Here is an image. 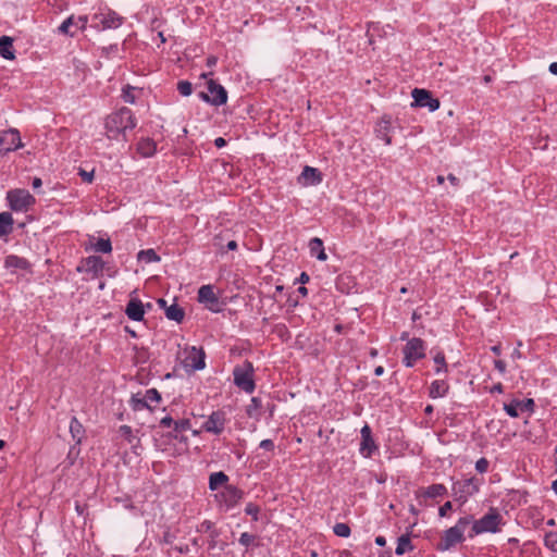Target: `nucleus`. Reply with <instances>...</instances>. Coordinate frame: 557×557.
<instances>
[{
	"mask_svg": "<svg viewBox=\"0 0 557 557\" xmlns=\"http://www.w3.org/2000/svg\"><path fill=\"white\" fill-rule=\"evenodd\" d=\"M165 317L171 321L181 323L185 318V311L177 304H173L166 308Z\"/></svg>",
	"mask_w": 557,
	"mask_h": 557,
	"instance_id": "obj_28",
	"label": "nucleus"
},
{
	"mask_svg": "<svg viewBox=\"0 0 557 557\" xmlns=\"http://www.w3.org/2000/svg\"><path fill=\"white\" fill-rule=\"evenodd\" d=\"M233 381L240 391L251 394L256 389L255 368L251 361L245 360L233 369Z\"/></svg>",
	"mask_w": 557,
	"mask_h": 557,
	"instance_id": "obj_4",
	"label": "nucleus"
},
{
	"mask_svg": "<svg viewBox=\"0 0 557 557\" xmlns=\"http://www.w3.org/2000/svg\"><path fill=\"white\" fill-rule=\"evenodd\" d=\"M198 301L205 304L206 308L211 312L218 313L222 310L221 302L212 285H202L198 289Z\"/></svg>",
	"mask_w": 557,
	"mask_h": 557,
	"instance_id": "obj_12",
	"label": "nucleus"
},
{
	"mask_svg": "<svg viewBox=\"0 0 557 557\" xmlns=\"http://www.w3.org/2000/svg\"><path fill=\"white\" fill-rule=\"evenodd\" d=\"M453 509L451 502H446L444 505H442L438 509L440 517H445L449 510Z\"/></svg>",
	"mask_w": 557,
	"mask_h": 557,
	"instance_id": "obj_53",
	"label": "nucleus"
},
{
	"mask_svg": "<svg viewBox=\"0 0 557 557\" xmlns=\"http://www.w3.org/2000/svg\"><path fill=\"white\" fill-rule=\"evenodd\" d=\"M177 90L184 97L190 96L193 92V85L188 81H180L177 83Z\"/></svg>",
	"mask_w": 557,
	"mask_h": 557,
	"instance_id": "obj_43",
	"label": "nucleus"
},
{
	"mask_svg": "<svg viewBox=\"0 0 557 557\" xmlns=\"http://www.w3.org/2000/svg\"><path fill=\"white\" fill-rule=\"evenodd\" d=\"M256 541L257 536L248 532L242 533L238 539L239 544L245 546L246 548H248L249 546H257L258 543Z\"/></svg>",
	"mask_w": 557,
	"mask_h": 557,
	"instance_id": "obj_38",
	"label": "nucleus"
},
{
	"mask_svg": "<svg viewBox=\"0 0 557 557\" xmlns=\"http://www.w3.org/2000/svg\"><path fill=\"white\" fill-rule=\"evenodd\" d=\"M9 208L15 212H27L35 203V197L23 188L11 189L7 193Z\"/></svg>",
	"mask_w": 557,
	"mask_h": 557,
	"instance_id": "obj_6",
	"label": "nucleus"
},
{
	"mask_svg": "<svg viewBox=\"0 0 557 557\" xmlns=\"http://www.w3.org/2000/svg\"><path fill=\"white\" fill-rule=\"evenodd\" d=\"M301 175L305 178H312V183H319L321 181V173L318 169L306 165L302 170Z\"/></svg>",
	"mask_w": 557,
	"mask_h": 557,
	"instance_id": "obj_36",
	"label": "nucleus"
},
{
	"mask_svg": "<svg viewBox=\"0 0 557 557\" xmlns=\"http://www.w3.org/2000/svg\"><path fill=\"white\" fill-rule=\"evenodd\" d=\"M88 22V17L86 15H81L77 18H75V27L77 29L84 30L86 28Z\"/></svg>",
	"mask_w": 557,
	"mask_h": 557,
	"instance_id": "obj_51",
	"label": "nucleus"
},
{
	"mask_svg": "<svg viewBox=\"0 0 557 557\" xmlns=\"http://www.w3.org/2000/svg\"><path fill=\"white\" fill-rule=\"evenodd\" d=\"M75 26V17L74 15L69 16L66 20L62 22V24L59 26V33L63 35H67L71 37L75 36V32L71 30V27Z\"/></svg>",
	"mask_w": 557,
	"mask_h": 557,
	"instance_id": "obj_34",
	"label": "nucleus"
},
{
	"mask_svg": "<svg viewBox=\"0 0 557 557\" xmlns=\"http://www.w3.org/2000/svg\"><path fill=\"white\" fill-rule=\"evenodd\" d=\"M244 494V491L235 485H225L224 490L215 495V498L220 507L228 511L243 499Z\"/></svg>",
	"mask_w": 557,
	"mask_h": 557,
	"instance_id": "obj_10",
	"label": "nucleus"
},
{
	"mask_svg": "<svg viewBox=\"0 0 557 557\" xmlns=\"http://www.w3.org/2000/svg\"><path fill=\"white\" fill-rule=\"evenodd\" d=\"M426 346L423 339L413 337L408 339L403 349V363L407 368H412L416 362L425 357Z\"/></svg>",
	"mask_w": 557,
	"mask_h": 557,
	"instance_id": "obj_7",
	"label": "nucleus"
},
{
	"mask_svg": "<svg viewBox=\"0 0 557 557\" xmlns=\"http://www.w3.org/2000/svg\"><path fill=\"white\" fill-rule=\"evenodd\" d=\"M503 523V517L495 508L490 510L480 519L474 520L470 523L471 530L468 534L470 539L482 533H497L500 529L499 525Z\"/></svg>",
	"mask_w": 557,
	"mask_h": 557,
	"instance_id": "obj_3",
	"label": "nucleus"
},
{
	"mask_svg": "<svg viewBox=\"0 0 557 557\" xmlns=\"http://www.w3.org/2000/svg\"><path fill=\"white\" fill-rule=\"evenodd\" d=\"M70 433L74 441L77 444L82 442L83 435L85 433L83 424L78 421L76 417H72L70 422Z\"/></svg>",
	"mask_w": 557,
	"mask_h": 557,
	"instance_id": "obj_29",
	"label": "nucleus"
},
{
	"mask_svg": "<svg viewBox=\"0 0 557 557\" xmlns=\"http://www.w3.org/2000/svg\"><path fill=\"white\" fill-rule=\"evenodd\" d=\"M78 175L82 177V180L86 183H92L94 181V176H95V171L91 170V171H86L84 169H79L78 171Z\"/></svg>",
	"mask_w": 557,
	"mask_h": 557,
	"instance_id": "obj_50",
	"label": "nucleus"
},
{
	"mask_svg": "<svg viewBox=\"0 0 557 557\" xmlns=\"http://www.w3.org/2000/svg\"><path fill=\"white\" fill-rule=\"evenodd\" d=\"M309 250L311 256L315 257L319 261H325L327 255L325 253L323 240L319 237H313L309 242Z\"/></svg>",
	"mask_w": 557,
	"mask_h": 557,
	"instance_id": "obj_23",
	"label": "nucleus"
},
{
	"mask_svg": "<svg viewBox=\"0 0 557 557\" xmlns=\"http://www.w3.org/2000/svg\"><path fill=\"white\" fill-rule=\"evenodd\" d=\"M519 400L513 399L509 404H504V410L506 413L511 418H518L519 417Z\"/></svg>",
	"mask_w": 557,
	"mask_h": 557,
	"instance_id": "obj_39",
	"label": "nucleus"
},
{
	"mask_svg": "<svg viewBox=\"0 0 557 557\" xmlns=\"http://www.w3.org/2000/svg\"><path fill=\"white\" fill-rule=\"evenodd\" d=\"M206 354L202 348L190 347L186 357V366L194 370H202L206 367Z\"/></svg>",
	"mask_w": 557,
	"mask_h": 557,
	"instance_id": "obj_17",
	"label": "nucleus"
},
{
	"mask_svg": "<svg viewBox=\"0 0 557 557\" xmlns=\"http://www.w3.org/2000/svg\"><path fill=\"white\" fill-rule=\"evenodd\" d=\"M4 267L12 270H30V263L27 259L16 255H9L4 259Z\"/></svg>",
	"mask_w": 557,
	"mask_h": 557,
	"instance_id": "obj_20",
	"label": "nucleus"
},
{
	"mask_svg": "<svg viewBox=\"0 0 557 557\" xmlns=\"http://www.w3.org/2000/svg\"><path fill=\"white\" fill-rule=\"evenodd\" d=\"M375 544L377 546H382L383 547V546L386 545V539L384 536H382V535H379V536L375 537Z\"/></svg>",
	"mask_w": 557,
	"mask_h": 557,
	"instance_id": "obj_59",
	"label": "nucleus"
},
{
	"mask_svg": "<svg viewBox=\"0 0 557 557\" xmlns=\"http://www.w3.org/2000/svg\"><path fill=\"white\" fill-rule=\"evenodd\" d=\"M214 145L216 148H222L226 145V140L223 137H218L214 139Z\"/></svg>",
	"mask_w": 557,
	"mask_h": 557,
	"instance_id": "obj_57",
	"label": "nucleus"
},
{
	"mask_svg": "<svg viewBox=\"0 0 557 557\" xmlns=\"http://www.w3.org/2000/svg\"><path fill=\"white\" fill-rule=\"evenodd\" d=\"M137 120L133 111L127 107H122L106 117V136L110 140L126 139V132L136 127Z\"/></svg>",
	"mask_w": 557,
	"mask_h": 557,
	"instance_id": "obj_1",
	"label": "nucleus"
},
{
	"mask_svg": "<svg viewBox=\"0 0 557 557\" xmlns=\"http://www.w3.org/2000/svg\"><path fill=\"white\" fill-rule=\"evenodd\" d=\"M121 435L129 443L132 444L135 440V436L133 435L132 428L129 425H121L119 429Z\"/></svg>",
	"mask_w": 557,
	"mask_h": 557,
	"instance_id": "obj_48",
	"label": "nucleus"
},
{
	"mask_svg": "<svg viewBox=\"0 0 557 557\" xmlns=\"http://www.w3.org/2000/svg\"><path fill=\"white\" fill-rule=\"evenodd\" d=\"M157 151V144L153 139L146 137L137 143V152L144 158L152 157Z\"/></svg>",
	"mask_w": 557,
	"mask_h": 557,
	"instance_id": "obj_21",
	"label": "nucleus"
},
{
	"mask_svg": "<svg viewBox=\"0 0 557 557\" xmlns=\"http://www.w3.org/2000/svg\"><path fill=\"white\" fill-rule=\"evenodd\" d=\"M134 91H135V87L131 86V85H126L123 89H122V98L125 102L127 103H135L136 102V97L134 95Z\"/></svg>",
	"mask_w": 557,
	"mask_h": 557,
	"instance_id": "obj_40",
	"label": "nucleus"
},
{
	"mask_svg": "<svg viewBox=\"0 0 557 557\" xmlns=\"http://www.w3.org/2000/svg\"><path fill=\"white\" fill-rule=\"evenodd\" d=\"M411 96L413 98L412 106L428 108L431 112H434L440 108V100L434 98L431 91L426 89L414 88L411 91Z\"/></svg>",
	"mask_w": 557,
	"mask_h": 557,
	"instance_id": "obj_13",
	"label": "nucleus"
},
{
	"mask_svg": "<svg viewBox=\"0 0 557 557\" xmlns=\"http://www.w3.org/2000/svg\"><path fill=\"white\" fill-rule=\"evenodd\" d=\"M519 410L524 412H533L534 411V407H535V403L532 398H527V399H523V400H519Z\"/></svg>",
	"mask_w": 557,
	"mask_h": 557,
	"instance_id": "obj_46",
	"label": "nucleus"
},
{
	"mask_svg": "<svg viewBox=\"0 0 557 557\" xmlns=\"http://www.w3.org/2000/svg\"><path fill=\"white\" fill-rule=\"evenodd\" d=\"M262 408V401L259 397H252L250 399V404L246 407V413L249 418H253L256 420L260 419V409Z\"/></svg>",
	"mask_w": 557,
	"mask_h": 557,
	"instance_id": "obj_30",
	"label": "nucleus"
},
{
	"mask_svg": "<svg viewBox=\"0 0 557 557\" xmlns=\"http://www.w3.org/2000/svg\"><path fill=\"white\" fill-rule=\"evenodd\" d=\"M449 391V385L444 380H435L431 383L429 388V396L433 399L444 397Z\"/></svg>",
	"mask_w": 557,
	"mask_h": 557,
	"instance_id": "obj_22",
	"label": "nucleus"
},
{
	"mask_svg": "<svg viewBox=\"0 0 557 557\" xmlns=\"http://www.w3.org/2000/svg\"><path fill=\"white\" fill-rule=\"evenodd\" d=\"M160 425L163 428H171L172 425L174 426V420L172 419V417L165 416L164 418L161 419Z\"/></svg>",
	"mask_w": 557,
	"mask_h": 557,
	"instance_id": "obj_56",
	"label": "nucleus"
},
{
	"mask_svg": "<svg viewBox=\"0 0 557 557\" xmlns=\"http://www.w3.org/2000/svg\"><path fill=\"white\" fill-rule=\"evenodd\" d=\"M411 532L408 530L405 534L400 535L397 540L395 554L398 556L404 555L406 552L413 550V545L410 540Z\"/></svg>",
	"mask_w": 557,
	"mask_h": 557,
	"instance_id": "obj_25",
	"label": "nucleus"
},
{
	"mask_svg": "<svg viewBox=\"0 0 557 557\" xmlns=\"http://www.w3.org/2000/svg\"><path fill=\"white\" fill-rule=\"evenodd\" d=\"M92 22L97 28L115 29L123 24L124 17L112 9L104 8L92 15Z\"/></svg>",
	"mask_w": 557,
	"mask_h": 557,
	"instance_id": "obj_8",
	"label": "nucleus"
},
{
	"mask_svg": "<svg viewBox=\"0 0 557 557\" xmlns=\"http://www.w3.org/2000/svg\"><path fill=\"white\" fill-rule=\"evenodd\" d=\"M494 367L502 374H504L506 372V362L504 360H502V359L494 360Z\"/></svg>",
	"mask_w": 557,
	"mask_h": 557,
	"instance_id": "obj_55",
	"label": "nucleus"
},
{
	"mask_svg": "<svg viewBox=\"0 0 557 557\" xmlns=\"http://www.w3.org/2000/svg\"><path fill=\"white\" fill-rule=\"evenodd\" d=\"M361 434V443H360V454L366 457L370 458L374 451L379 449L373 436L372 431L369 424H364L360 431Z\"/></svg>",
	"mask_w": 557,
	"mask_h": 557,
	"instance_id": "obj_15",
	"label": "nucleus"
},
{
	"mask_svg": "<svg viewBox=\"0 0 557 557\" xmlns=\"http://www.w3.org/2000/svg\"><path fill=\"white\" fill-rule=\"evenodd\" d=\"M488 466H490V461L485 457H482L479 460H476L475 470L479 473H485L488 470Z\"/></svg>",
	"mask_w": 557,
	"mask_h": 557,
	"instance_id": "obj_49",
	"label": "nucleus"
},
{
	"mask_svg": "<svg viewBox=\"0 0 557 557\" xmlns=\"http://www.w3.org/2000/svg\"><path fill=\"white\" fill-rule=\"evenodd\" d=\"M22 147L20 132L16 128H10L0 133V154H7Z\"/></svg>",
	"mask_w": 557,
	"mask_h": 557,
	"instance_id": "obj_11",
	"label": "nucleus"
},
{
	"mask_svg": "<svg viewBox=\"0 0 557 557\" xmlns=\"http://www.w3.org/2000/svg\"><path fill=\"white\" fill-rule=\"evenodd\" d=\"M503 391H504V387H503V384H502V383H497V384H495V385L492 387V389H491V392H492V393H495V392H496V393H503Z\"/></svg>",
	"mask_w": 557,
	"mask_h": 557,
	"instance_id": "obj_62",
	"label": "nucleus"
},
{
	"mask_svg": "<svg viewBox=\"0 0 557 557\" xmlns=\"http://www.w3.org/2000/svg\"><path fill=\"white\" fill-rule=\"evenodd\" d=\"M434 362L438 366V367L436 368V373H440V372H442V371L447 372V364H446V360H445V355H444V352L438 351V352L434 356Z\"/></svg>",
	"mask_w": 557,
	"mask_h": 557,
	"instance_id": "obj_44",
	"label": "nucleus"
},
{
	"mask_svg": "<svg viewBox=\"0 0 557 557\" xmlns=\"http://www.w3.org/2000/svg\"><path fill=\"white\" fill-rule=\"evenodd\" d=\"M96 252L110 253L112 251V244L110 238H98L92 245Z\"/></svg>",
	"mask_w": 557,
	"mask_h": 557,
	"instance_id": "obj_33",
	"label": "nucleus"
},
{
	"mask_svg": "<svg viewBox=\"0 0 557 557\" xmlns=\"http://www.w3.org/2000/svg\"><path fill=\"white\" fill-rule=\"evenodd\" d=\"M446 494L447 488L444 484H432L428 486L423 492V495L428 498H436Z\"/></svg>",
	"mask_w": 557,
	"mask_h": 557,
	"instance_id": "obj_31",
	"label": "nucleus"
},
{
	"mask_svg": "<svg viewBox=\"0 0 557 557\" xmlns=\"http://www.w3.org/2000/svg\"><path fill=\"white\" fill-rule=\"evenodd\" d=\"M226 418L221 410L213 411L202 423L201 429L208 433L220 435L225 429Z\"/></svg>",
	"mask_w": 557,
	"mask_h": 557,
	"instance_id": "obj_14",
	"label": "nucleus"
},
{
	"mask_svg": "<svg viewBox=\"0 0 557 557\" xmlns=\"http://www.w3.org/2000/svg\"><path fill=\"white\" fill-rule=\"evenodd\" d=\"M0 55L5 60L15 59V50L13 47V39L11 37H0Z\"/></svg>",
	"mask_w": 557,
	"mask_h": 557,
	"instance_id": "obj_24",
	"label": "nucleus"
},
{
	"mask_svg": "<svg viewBox=\"0 0 557 557\" xmlns=\"http://www.w3.org/2000/svg\"><path fill=\"white\" fill-rule=\"evenodd\" d=\"M482 483L483 480L475 476L455 481L451 487V496L456 502H459L460 505H463L471 496L479 493Z\"/></svg>",
	"mask_w": 557,
	"mask_h": 557,
	"instance_id": "obj_5",
	"label": "nucleus"
},
{
	"mask_svg": "<svg viewBox=\"0 0 557 557\" xmlns=\"http://www.w3.org/2000/svg\"><path fill=\"white\" fill-rule=\"evenodd\" d=\"M392 132V123L391 117L384 115L376 124L375 135L379 139L383 140L385 145L392 144V137L389 133Z\"/></svg>",
	"mask_w": 557,
	"mask_h": 557,
	"instance_id": "obj_19",
	"label": "nucleus"
},
{
	"mask_svg": "<svg viewBox=\"0 0 557 557\" xmlns=\"http://www.w3.org/2000/svg\"><path fill=\"white\" fill-rule=\"evenodd\" d=\"M228 476L223 471L213 472L209 476V490L216 491L222 485H228Z\"/></svg>",
	"mask_w": 557,
	"mask_h": 557,
	"instance_id": "obj_27",
	"label": "nucleus"
},
{
	"mask_svg": "<svg viewBox=\"0 0 557 557\" xmlns=\"http://www.w3.org/2000/svg\"><path fill=\"white\" fill-rule=\"evenodd\" d=\"M259 447L265 449L268 451H273L275 448L274 442L270 438L262 440L259 444Z\"/></svg>",
	"mask_w": 557,
	"mask_h": 557,
	"instance_id": "obj_52",
	"label": "nucleus"
},
{
	"mask_svg": "<svg viewBox=\"0 0 557 557\" xmlns=\"http://www.w3.org/2000/svg\"><path fill=\"white\" fill-rule=\"evenodd\" d=\"M144 396L147 399L148 405L152 401L159 403L161 400V394L158 392L157 388L147 389Z\"/></svg>",
	"mask_w": 557,
	"mask_h": 557,
	"instance_id": "obj_45",
	"label": "nucleus"
},
{
	"mask_svg": "<svg viewBox=\"0 0 557 557\" xmlns=\"http://www.w3.org/2000/svg\"><path fill=\"white\" fill-rule=\"evenodd\" d=\"M471 522L472 515L460 517L454 527L444 531L441 541L436 544V549L438 552H446L455 545L462 543L466 540L465 531Z\"/></svg>",
	"mask_w": 557,
	"mask_h": 557,
	"instance_id": "obj_2",
	"label": "nucleus"
},
{
	"mask_svg": "<svg viewBox=\"0 0 557 557\" xmlns=\"http://www.w3.org/2000/svg\"><path fill=\"white\" fill-rule=\"evenodd\" d=\"M544 544L546 547L550 548L552 550H557V533L556 532L546 533L545 537H544Z\"/></svg>",
	"mask_w": 557,
	"mask_h": 557,
	"instance_id": "obj_42",
	"label": "nucleus"
},
{
	"mask_svg": "<svg viewBox=\"0 0 557 557\" xmlns=\"http://www.w3.org/2000/svg\"><path fill=\"white\" fill-rule=\"evenodd\" d=\"M125 314L133 321H143L145 315V306L138 298H132L125 308Z\"/></svg>",
	"mask_w": 557,
	"mask_h": 557,
	"instance_id": "obj_18",
	"label": "nucleus"
},
{
	"mask_svg": "<svg viewBox=\"0 0 557 557\" xmlns=\"http://www.w3.org/2000/svg\"><path fill=\"white\" fill-rule=\"evenodd\" d=\"M208 94L205 91H200L198 97L214 107H220L226 103L227 101V91L226 89L215 82L214 79H209L208 83Z\"/></svg>",
	"mask_w": 557,
	"mask_h": 557,
	"instance_id": "obj_9",
	"label": "nucleus"
},
{
	"mask_svg": "<svg viewBox=\"0 0 557 557\" xmlns=\"http://www.w3.org/2000/svg\"><path fill=\"white\" fill-rule=\"evenodd\" d=\"M245 513L250 516L253 521L259 520L260 507L257 504L248 503L245 507Z\"/></svg>",
	"mask_w": 557,
	"mask_h": 557,
	"instance_id": "obj_41",
	"label": "nucleus"
},
{
	"mask_svg": "<svg viewBox=\"0 0 557 557\" xmlns=\"http://www.w3.org/2000/svg\"><path fill=\"white\" fill-rule=\"evenodd\" d=\"M14 220L10 212L0 213V238L10 235L13 232Z\"/></svg>",
	"mask_w": 557,
	"mask_h": 557,
	"instance_id": "obj_26",
	"label": "nucleus"
},
{
	"mask_svg": "<svg viewBox=\"0 0 557 557\" xmlns=\"http://www.w3.org/2000/svg\"><path fill=\"white\" fill-rule=\"evenodd\" d=\"M104 261L99 256H89L82 260V265L77 267V271H86L91 273L94 277H99L104 269Z\"/></svg>",
	"mask_w": 557,
	"mask_h": 557,
	"instance_id": "obj_16",
	"label": "nucleus"
},
{
	"mask_svg": "<svg viewBox=\"0 0 557 557\" xmlns=\"http://www.w3.org/2000/svg\"><path fill=\"white\" fill-rule=\"evenodd\" d=\"M333 532L336 536L348 537L351 533L350 527L344 522H337L333 527Z\"/></svg>",
	"mask_w": 557,
	"mask_h": 557,
	"instance_id": "obj_37",
	"label": "nucleus"
},
{
	"mask_svg": "<svg viewBox=\"0 0 557 557\" xmlns=\"http://www.w3.org/2000/svg\"><path fill=\"white\" fill-rule=\"evenodd\" d=\"M549 72L554 75H557V62H553L549 65Z\"/></svg>",
	"mask_w": 557,
	"mask_h": 557,
	"instance_id": "obj_64",
	"label": "nucleus"
},
{
	"mask_svg": "<svg viewBox=\"0 0 557 557\" xmlns=\"http://www.w3.org/2000/svg\"><path fill=\"white\" fill-rule=\"evenodd\" d=\"M131 407L134 411H140L144 409L151 410L150 405L147 404V399L144 397H140L139 394H135L132 396L129 400Z\"/></svg>",
	"mask_w": 557,
	"mask_h": 557,
	"instance_id": "obj_32",
	"label": "nucleus"
},
{
	"mask_svg": "<svg viewBox=\"0 0 557 557\" xmlns=\"http://www.w3.org/2000/svg\"><path fill=\"white\" fill-rule=\"evenodd\" d=\"M137 258L138 260H144L147 263L160 261L159 255L153 249L140 250Z\"/></svg>",
	"mask_w": 557,
	"mask_h": 557,
	"instance_id": "obj_35",
	"label": "nucleus"
},
{
	"mask_svg": "<svg viewBox=\"0 0 557 557\" xmlns=\"http://www.w3.org/2000/svg\"><path fill=\"white\" fill-rule=\"evenodd\" d=\"M214 529V523L210 520H205L200 524V531L210 532Z\"/></svg>",
	"mask_w": 557,
	"mask_h": 557,
	"instance_id": "obj_54",
	"label": "nucleus"
},
{
	"mask_svg": "<svg viewBox=\"0 0 557 557\" xmlns=\"http://www.w3.org/2000/svg\"><path fill=\"white\" fill-rule=\"evenodd\" d=\"M42 185V181L41 178L39 177H34L33 182H32V186L34 189H37L39 188L40 186Z\"/></svg>",
	"mask_w": 557,
	"mask_h": 557,
	"instance_id": "obj_61",
	"label": "nucleus"
},
{
	"mask_svg": "<svg viewBox=\"0 0 557 557\" xmlns=\"http://www.w3.org/2000/svg\"><path fill=\"white\" fill-rule=\"evenodd\" d=\"M447 180L455 186H457L459 184V178L456 177L454 174H449L447 176Z\"/></svg>",
	"mask_w": 557,
	"mask_h": 557,
	"instance_id": "obj_63",
	"label": "nucleus"
},
{
	"mask_svg": "<svg viewBox=\"0 0 557 557\" xmlns=\"http://www.w3.org/2000/svg\"><path fill=\"white\" fill-rule=\"evenodd\" d=\"M218 62V58L215 55H210L207 58V65L208 66H214Z\"/></svg>",
	"mask_w": 557,
	"mask_h": 557,
	"instance_id": "obj_58",
	"label": "nucleus"
},
{
	"mask_svg": "<svg viewBox=\"0 0 557 557\" xmlns=\"http://www.w3.org/2000/svg\"><path fill=\"white\" fill-rule=\"evenodd\" d=\"M173 428H174L175 432H184V431L190 430V428H191L190 420L182 419V420L174 421Z\"/></svg>",
	"mask_w": 557,
	"mask_h": 557,
	"instance_id": "obj_47",
	"label": "nucleus"
},
{
	"mask_svg": "<svg viewBox=\"0 0 557 557\" xmlns=\"http://www.w3.org/2000/svg\"><path fill=\"white\" fill-rule=\"evenodd\" d=\"M310 280L309 275L306 272H302L298 278V282L301 284L308 283Z\"/></svg>",
	"mask_w": 557,
	"mask_h": 557,
	"instance_id": "obj_60",
	"label": "nucleus"
}]
</instances>
